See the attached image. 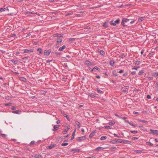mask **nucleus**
I'll list each match as a JSON object with an SVG mask.
<instances>
[{
  "label": "nucleus",
  "instance_id": "1",
  "mask_svg": "<svg viewBox=\"0 0 158 158\" xmlns=\"http://www.w3.org/2000/svg\"><path fill=\"white\" fill-rule=\"evenodd\" d=\"M130 20V19L126 18H123L122 19L121 22V24L124 27H125L127 25L125 24V22L127 23Z\"/></svg>",
  "mask_w": 158,
  "mask_h": 158
},
{
  "label": "nucleus",
  "instance_id": "2",
  "mask_svg": "<svg viewBox=\"0 0 158 158\" xmlns=\"http://www.w3.org/2000/svg\"><path fill=\"white\" fill-rule=\"evenodd\" d=\"M120 22L119 19H118L116 21H115L114 22H113V21H110V24L112 26H115L116 25V24H118Z\"/></svg>",
  "mask_w": 158,
  "mask_h": 158
},
{
  "label": "nucleus",
  "instance_id": "3",
  "mask_svg": "<svg viewBox=\"0 0 158 158\" xmlns=\"http://www.w3.org/2000/svg\"><path fill=\"white\" fill-rule=\"evenodd\" d=\"M111 142L113 144L122 143L121 139H113L111 141Z\"/></svg>",
  "mask_w": 158,
  "mask_h": 158
},
{
  "label": "nucleus",
  "instance_id": "4",
  "mask_svg": "<svg viewBox=\"0 0 158 158\" xmlns=\"http://www.w3.org/2000/svg\"><path fill=\"white\" fill-rule=\"evenodd\" d=\"M86 139V137L85 136H82L78 137L77 140L79 142H81L84 141Z\"/></svg>",
  "mask_w": 158,
  "mask_h": 158
},
{
  "label": "nucleus",
  "instance_id": "5",
  "mask_svg": "<svg viewBox=\"0 0 158 158\" xmlns=\"http://www.w3.org/2000/svg\"><path fill=\"white\" fill-rule=\"evenodd\" d=\"M51 52V49H49L48 50H45L44 51V53L46 56H48L50 54Z\"/></svg>",
  "mask_w": 158,
  "mask_h": 158
},
{
  "label": "nucleus",
  "instance_id": "6",
  "mask_svg": "<svg viewBox=\"0 0 158 158\" xmlns=\"http://www.w3.org/2000/svg\"><path fill=\"white\" fill-rule=\"evenodd\" d=\"M150 131L151 132V133L152 134L154 135H158V131L156 130H153L152 129L150 130Z\"/></svg>",
  "mask_w": 158,
  "mask_h": 158
},
{
  "label": "nucleus",
  "instance_id": "7",
  "mask_svg": "<svg viewBox=\"0 0 158 158\" xmlns=\"http://www.w3.org/2000/svg\"><path fill=\"white\" fill-rule=\"evenodd\" d=\"M56 145V144H52L50 145L47 146L46 147V148L47 149H52V148H53Z\"/></svg>",
  "mask_w": 158,
  "mask_h": 158
},
{
  "label": "nucleus",
  "instance_id": "8",
  "mask_svg": "<svg viewBox=\"0 0 158 158\" xmlns=\"http://www.w3.org/2000/svg\"><path fill=\"white\" fill-rule=\"evenodd\" d=\"M33 52V49H30L28 50L27 49H25L24 50V53H27L28 52Z\"/></svg>",
  "mask_w": 158,
  "mask_h": 158
},
{
  "label": "nucleus",
  "instance_id": "9",
  "mask_svg": "<svg viewBox=\"0 0 158 158\" xmlns=\"http://www.w3.org/2000/svg\"><path fill=\"white\" fill-rule=\"evenodd\" d=\"M121 142H122V143H123L127 144H130V142L129 141L126 140H123L122 139H121Z\"/></svg>",
  "mask_w": 158,
  "mask_h": 158
},
{
  "label": "nucleus",
  "instance_id": "10",
  "mask_svg": "<svg viewBox=\"0 0 158 158\" xmlns=\"http://www.w3.org/2000/svg\"><path fill=\"white\" fill-rule=\"evenodd\" d=\"M59 125H55L54 126V127H53V129L52 130V131H56L57 130H58L59 129Z\"/></svg>",
  "mask_w": 158,
  "mask_h": 158
},
{
  "label": "nucleus",
  "instance_id": "11",
  "mask_svg": "<svg viewBox=\"0 0 158 158\" xmlns=\"http://www.w3.org/2000/svg\"><path fill=\"white\" fill-rule=\"evenodd\" d=\"M80 151V149H76L75 148L72 149L70 150V151L71 152H73V153H75L76 152H78Z\"/></svg>",
  "mask_w": 158,
  "mask_h": 158
},
{
  "label": "nucleus",
  "instance_id": "12",
  "mask_svg": "<svg viewBox=\"0 0 158 158\" xmlns=\"http://www.w3.org/2000/svg\"><path fill=\"white\" fill-rule=\"evenodd\" d=\"M66 48V46L65 45H63L62 47H60L58 50L59 51H62L64 50V49H65Z\"/></svg>",
  "mask_w": 158,
  "mask_h": 158
},
{
  "label": "nucleus",
  "instance_id": "13",
  "mask_svg": "<svg viewBox=\"0 0 158 158\" xmlns=\"http://www.w3.org/2000/svg\"><path fill=\"white\" fill-rule=\"evenodd\" d=\"M98 52L101 55H102L103 56H104L105 55V52L103 50H98Z\"/></svg>",
  "mask_w": 158,
  "mask_h": 158
},
{
  "label": "nucleus",
  "instance_id": "14",
  "mask_svg": "<svg viewBox=\"0 0 158 158\" xmlns=\"http://www.w3.org/2000/svg\"><path fill=\"white\" fill-rule=\"evenodd\" d=\"M85 64L88 66H90L92 65L91 62L88 60H86L85 61Z\"/></svg>",
  "mask_w": 158,
  "mask_h": 158
},
{
  "label": "nucleus",
  "instance_id": "15",
  "mask_svg": "<svg viewBox=\"0 0 158 158\" xmlns=\"http://www.w3.org/2000/svg\"><path fill=\"white\" fill-rule=\"evenodd\" d=\"M108 23L107 22H106L104 23H103V24L102 25V26L104 27L107 28L108 27Z\"/></svg>",
  "mask_w": 158,
  "mask_h": 158
},
{
  "label": "nucleus",
  "instance_id": "16",
  "mask_svg": "<svg viewBox=\"0 0 158 158\" xmlns=\"http://www.w3.org/2000/svg\"><path fill=\"white\" fill-rule=\"evenodd\" d=\"M104 149V148L102 147H98L95 148L96 151H102Z\"/></svg>",
  "mask_w": 158,
  "mask_h": 158
},
{
  "label": "nucleus",
  "instance_id": "17",
  "mask_svg": "<svg viewBox=\"0 0 158 158\" xmlns=\"http://www.w3.org/2000/svg\"><path fill=\"white\" fill-rule=\"evenodd\" d=\"M37 51L39 52V54H42L43 53L42 52V49L41 48H39L37 49Z\"/></svg>",
  "mask_w": 158,
  "mask_h": 158
},
{
  "label": "nucleus",
  "instance_id": "18",
  "mask_svg": "<svg viewBox=\"0 0 158 158\" xmlns=\"http://www.w3.org/2000/svg\"><path fill=\"white\" fill-rule=\"evenodd\" d=\"M76 130H75L72 134V137L71 139V140H73L74 138V136L75 134Z\"/></svg>",
  "mask_w": 158,
  "mask_h": 158
},
{
  "label": "nucleus",
  "instance_id": "19",
  "mask_svg": "<svg viewBox=\"0 0 158 158\" xmlns=\"http://www.w3.org/2000/svg\"><path fill=\"white\" fill-rule=\"evenodd\" d=\"M134 152L138 153H141L143 152V151L141 150H135Z\"/></svg>",
  "mask_w": 158,
  "mask_h": 158
},
{
  "label": "nucleus",
  "instance_id": "20",
  "mask_svg": "<svg viewBox=\"0 0 158 158\" xmlns=\"http://www.w3.org/2000/svg\"><path fill=\"white\" fill-rule=\"evenodd\" d=\"M42 156L40 155H35L34 156L35 158H41Z\"/></svg>",
  "mask_w": 158,
  "mask_h": 158
},
{
  "label": "nucleus",
  "instance_id": "21",
  "mask_svg": "<svg viewBox=\"0 0 158 158\" xmlns=\"http://www.w3.org/2000/svg\"><path fill=\"white\" fill-rule=\"evenodd\" d=\"M145 18V17H139L138 19V21L139 22H141L142 21L144 20Z\"/></svg>",
  "mask_w": 158,
  "mask_h": 158
},
{
  "label": "nucleus",
  "instance_id": "22",
  "mask_svg": "<svg viewBox=\"0 0 158 158\" xmlns=\"http://www.w3.org/2000/svg\"><path fill=\"white\" fill-rule=\"evenodd\" d=\"M63 36V35H62L60 34H55L54 35V37H62Z\"/></svg>",
  "mask_w": 158,
  "mask_h": 158
},
{
  "label": "nucleus",
  "instance_id": "23",
  "mask_svg": "<svg viewBox=\"0 0 158 158\" xmlns=\"http://www.w3.org/2000/svg\"><path fill=\"white\" fill-rule=\"evenodd\" d=\"M20 111L19 110H16L15 111H12V113H13L16 114H19L20 113Z\"/></svg>",
  "mask_w": 158,
  "mask_h": 158
},
{
  "label": "nucleus",
  "instance_id": "24",
  "mask_svg": "<svg viewBox=\"0 0 158 158\" xmlns=\"http://www.w3.org/2000/svg\"><path fill=\"white\" fill-rule=\"evenodd\" d=\"M114 62L113 60H111L110 61V65L113 66H114Z\"/></svg>",
  "mask_w": 158,
  "mask_h": 158
},
{
  "label": "nucleus",
  "instance_id": "25",
  "mask_svg": "<svg viewBox=\"0 0 158 158\" xmlns=\"http://www.w3.org/2000/svg\"><path fill=\"white\" fill-rule=\"evenodd\" d=\"M63 116L66 118L67 119V120H68L69 121L70 120V118H69V116L68 115H67L66 114H63Z\"/></svg>",
  "mask_w": 158,
  "mask_h": 158
},
{
  "label": "nucleus",
  "instance_id": "26",
  "mask_svg": "<svg viewBox=\"0 0 158 158\" xmlns=\"http://www.w3.org/2000/svg\"><path fill=\"white\" fill-rule=\"evenodd\" d=\"M144 72V70H141L139 72L138 74L139 75H141Z\"/></svg>",
  "mask_w": 158,
  "mask_h": 158
},
{
  "label": "nucleus",
  "instance_id": "27",
  "mask_svg": "<svg viewBox=\"0 0 158 158\" xmlns=\"http://www.w3.org/2000/svg\"><path fill=\"white\" fill-rule=\"evenodd\" d=\"M140 63V61L139 60H136L135 62V64L136 65H139Z\"/></svg>",
  "mask_w": 158,
  "mask_h": 158
},
{
  "label": "nucleus",
  "instance_id": "28",
  "mask_svg": "<svg viewBox=\"0 0 158 158\" xmlns=\"http://www.w3.org/2000/svg\"><path fill=\"white\" fill-rule=\"evenodd\" d=\"M106 136H102L101 137L100 139L101 140H104L106 139Z\"/></svg>",
  "mask_w": 158,
  "mask_h": 158
},
{
  "label": "nucleus",
  "instance_id": "29",
  "mask_svg": "<svg viewBox=\"0 0 158 158\" xmlns=\"http://www.w3.org/2000/svg\"><path fill=\"white\" fill-rule=\"evenodd\" d=\"M139 121L141 122H143L145 123H148V121L144 120H142L140 119L139 120Z\"/></svg>",
  "mask_w": 158,
  "mask_h": 158
},
{
  "label": "nucleus",
  "instance_id": "30",
  "mask_svg": "<svg viewBox=\"0 0 158 158\" xmlns=\"http://www.w3.org/2000/svg\"><path fill=\"white\" fill-rule=\"evenodd\" d=\"M62 41V40L61 38H59L57 40V42L58 43H61Z\"/></svg>",
  "mask_w": 158,
  "mask_h": 158
},
{
  "label": "nucleus",
  "instance_id": "31",
  "mask_svg": "<svg viewBox=\"0 0 158 158\" xmlns=\"http://www.w3.org/2000/svg\"><path fill=\"white\" fill-rule=\"evenodd\" d=\"M76 123L77 125L78 128H79L80 127V123L79 122H78V121H77L76 122Z\"/></svg>",
  "mask_w": 158,
  "mask_h": 158
},
{
  "label": "nucleus",
  "instance_id": "32",
  "mask_svg": "<svg viewBox=\"0 0 158 158\" xmlns=\"http://www.w3.org/2000/svg\"><path fill=\"white\" fill-rule=\"evenodd\" d=\"M152 76L157 77L158 76V72L155 73H153Z\"/></svg>",
  "mask_w": 158,
  "mask_h": 158
},
{
  "label": "nucleus",
  "instance_id": "33",
  "mask_svg": "<svg viewBox=\"0 0 158 158\" xmlns=\"http://www.w3.org/2000/svg\"><path fill=\"white\" fill-rule=\"evenodd\" d=\"M95 132H92L89 135V136L91 138L92 137L94 134Z\"/></svg>",
  "mask_w": 158,
  "mask_h": 158
},
{
  "label": "nucleus",
  "instance_id": "34",
  "mask_svg": "<svg viewBox=\"0 0 158 158\" xmlns=\"http://www.w3.org/2000/svg\"><path fill=\"white\" fill-rule=\"evenodd\" d=\"M68 144V143H62L61 145L62 146H65L67 145Z\"/></svg>",
  "mask_w": 158,
  "mask_h": 158
},
{
  "label": "nucleus",
  "instance_id": "35",
  "mask_svg": "<svg viewBox=\"0 0 158 158\" xmlns=\"http://www.w3.org/2000/svg\"><path fill=\"white\" fill-rule=\"evenodd\" d=\"M0 135L1 136L3 137V138H5L6 137V136H7V135H6V134H0Z\"/></svg>",
  "mask_w": 158,
  "mask_h": 158
},
{
  "label": "nucleus",
  "instance_id": "36",
  "mask_svg": "<svg viewBox=\"0 0 158 158\" xmlns=\"http://www.w3.org/2000/svg\"><path fill=\"white\" fill-rule=\"evenodd\" d=\"M146 143L147 144L151 146H152L153 145V144L152 143L149 142H146Z\"/></svg>",
  "mask_w": 158,
  "mask_h": 158
},
{
  "label": "nucleus",
  "instance_id": "37",
  "mask_svg": "<svg viewBox=\"0 0 158 158\" xmlns=\"http://www.w3.org/2000/svg\"><path fill=\"white\" fill-rule=\"evenodd\" d=\"M115 123L113 122H110L109 123V125L112 126L115 124Z\"/></svg>",
  "mask_w": 158,
  "mask_h": 158
},
{
  "label": "nucleus",
  "instance_id": "38",
  "mask_svg": "<svg viewBox=\"0 0 158 158\" xmlns=\"http://www.w3.org/2000/svg\"><path fill=\"white\" fill-rule=\"evenodd\" d=\"M112 74L114 75L115 76H117L118 74L116 73V71H114L112 72Z\"/></svg>",
  "mask_w": 158,
  "mask_h": 158
},
{
  "label": "nucleus",
  "instance_id": "39",
  "mask_svg": "<svg viewBox=\"0 0 158 158\" xmlns=\"http://www.w3.org/2000/svg\"><path fill=\"white\" fill-rule=\"evenodd\" d=\"M5 10V8H0V11L2 12Z\"/></svg>",
  "mask_w": 158,
  "mask_h": 158
},
{
  "label": "nucleus",
  "instance_id": "40",
  "mask_svg": "<svg viewBox=\"0 0 158 158\" xmlns=\"http://www.w3.org/2000/svg\"><path fill=\"white\" fill-rule=\"evenodd\" d=\"M11 61L15 64H17L16 61L14 60H13V59L12 60H11Z\"/></svg>",
  "mask_w": 158,
  "mask_h": 158
},
{
  "label": "nucleus",
  "instance_id": "41",
  "mask_svg": "<svg viewBox=\"0 0 158 158\" xmlns=\"http://www.w3.org/2000/svg\"><path fill=\"white\" fill-rule=\"evenodd\" d=\"M139 68H140V67H134L132 69V70L134 69V70H137Z\"/></svg>",
  "mask_w": 158,
  "mask_h": 158
},
{
  "label": "nucleus",
  "instance_id": "42",
  "mask_svg": "<svg viewBox=\"0 0 158 158\" xmlns=\"http://www.w3.org/2000/svg\"><path fill=\"white\" fill-rule=\"evenodd\" d=\"M116 148L115 147H112L110 148V150L111 151H114L116 150Z\"/></svg>",
  "mask_w": 158,
  "mask_h": 158
},
{
  "label": "nucleus",
  "instance_id": "43",
  "mask_svg": "<svg viewBox=\"0 0 158 158\" xmlns=\"http://www.w3.org/2000/svg\"><path fill=\"white\" fill-rule=\"evenodd\" d=\"M94 69H96V70H98L99 71H100V69L97 66L94 67Z\"/></svg>",
  "mask_w": 158,
  "mask_h": 158
},
{
  "label": "nucleus",
  "instance_id": "44",
  "mask_svg": "<svg viewBox=\"0 0 158 158\" xmlns=\"http://www.w3.org/2000/svg\"><path fill=\"white\" fill-rule=\"evenodd\" d=\"M130 132L133 134H136L137 133V131H131Z\"/></svg>",
  "mask_w": 158,
  "mask_h": 158
},
{
  "label": "nucleus",
  "instance_id": "45",
  "mask_svg": "<svg viewBox=\"0 0 158 158\" xmlns=\"http://www.w3.org/2000/svg\"><path fill=\"white\" fill-rule=\"evenodd\" d=\"M128 123L130 125L132 126L133 127H135V124H133V123L130 122H128Z\"/></svg>",
  "mask_w": 158,
  "mask_h": 158
},
{
  "label": "nucleus",
  "instance_id": "46",
  "mask_svg": "<svg viewBox=\"0 0 158 158\" xmlns=\"http://www.w3.org/2000/svg\"><path fill=\"white\" fill-rule=\"evenodd\" d=\"M97 92L98 93H100V94H102V93H103V92L102 91H101L98 89H97Z\"/></svg>",
  "mask_w": 158,
  "mask_h": 158
},
{
  "label": "nucleus",
  "instance_id": "47",
  "mask_svg": "<svg viewBox=\"0 0 158 158\" xmlns=\"http://www.w3.org/2000/svg\"><path fill=\"white\" fill-rule=\"evenodd\" d=\"M75 40V38H70L69 39V41L71 43H72V41Z\"/></svg>",
  "mask_w": 158,
  "mask_h": 158
},
{
  "label": "nucleus",
  "instance_id": "48",
  "mask_svg": "<svg viewBox=\"0 0 158 158\" xmlns=\"http://www.w3.org/2000/svg\"><path fill=\"white\" fill-rule=\"evenodd\" d=\"M20 79L22 81H25L26 80V79L23 77H20Z\"/></svg>",
  "mask_w": 158,
  "mask_h": 158
},
{
  "label": "nucleus",
  "instance_id": "49",
  "mask_svg": "<svg viewBox=\"0 0 158 158\" xmlns=\"http://www.w3.org/2000/svg\"><path fill=\"white\" fill-rule=\"evenodd\" d=\"M55 53L57 55V56H59V55H60L61 54L60 53V52H55Z\"/></svg>",
  "mask_w": 158,
  "mask_h": 158
},
{
  "label": "nucleus",
  "instance_id": "50",
  "mask_svg": "<svg viewBox=\"0 0 158 158\" xmlns=\"http://www.w3.org/2000/svg\"><path fill=\"white\" fill-rule=\"evenodd\" d=\"M35 143V141H32L31 142L30 145H31Z\"/></svg>",
  "mask_w": 158,
  "mask_h": 158
},
{
  "label": "nucleus",
  "instance_id": "51",
  "mask_svg": "<svg viewBox=\"0 0 158 158\" xmlns=\"http://www.w3.org/2000/svg\"><path fill=\"white\" fill-rule=\"evenodd\" d=\"M105 128L106 129H111V127L109 126H106L105 127Z\"/></svg>",
  "mask_w": 158,
  "mask_h": 158
},
{
  "label": "nucleus",
  "instance_id": "52",
  "mask_svg": "<svg viewBox=\"0 0 158 158\" xmlns=\"http://www.w3.org/2000/svg\"><path fill=\"white\" fill-rule=\"evenodd\" d=\"M125 56V55H121L119 57L120 58H123V57H124Z\"/></svg>",
  "mask_w": 158,
  "mask_h": 158
},
{
  "label": "nucleus",
  "instance_id": "53",
  "mask_svg": "<svg viewBox=\"0 0 158 158\" xmlns=\"http://www.w3.org/2000/svg\"><path fill=\"white\" fill-rule=\"evenodd\" d=\"M26 13L28 15L32 14H33L32 12L30 11H27Z\"/></svg>",
  "mask_w": 158,
  "mask_h": 158
},
{
  "label": "nucleus",
  "instance_id": "54",
  "mask_svg": "<svg viewBox=\"0 0 158 158\" xmlns=\"http://www.w3.org/2000/svg\"><path fill=\"white\" fill-rule=\"evenodd\" d=\"M131 74H132V75H135L136 73V72L135 71H133L131 72Z\"/></svg>",
  "mask_w": 158,
  "mask_h": 158
},
{
  "label": "nucleus",
  "instance_id": "55",
  "mask_svg": "<svg viewBox=\"0 0 158 158\" xmlns=\"http://www.w3.org/2000/svg\"><path fill=\"white\" fill-rule=\"evenodd\" d=\"M148 78L150 79V80H152L153 79V77H148Z\"/></svg>",
  "mask_w": 158,
  "mask_h": 158
},
{
  "label": "nucleus",
  "instance_id": "56",
  "mask_svg": "<svg viewBox=\"0 0 158 158\" xmlns=\"http://www.w3.org/2000/svg\"><path fill=\"white\" fill-rule=\"evenodd\" d=\"M138 139V138L137 137H133L132 138V140H135L136 139Z\"/></svg>",
  "mask_w": 158,
  "mask_h": 158
},
{
  "label": "nucleus",
  "instance_id": "57",
  "mask_svg": "<svg viewBox=\"0 0 158 158\" xmlns=\"http://www.w3.org/2000/svg\"><path fill=\"white\" fill-rule=\"evenodd\" d=\"M147 98L148 99H151V96L149 95H147Z\"/></svg>",
  "mask_w": 158,
  "mask_h": 158
},
{
  "label": "nucleus",
  "instance_id": "58",
  "mask_svg": "<svg viewBox=\"0 0 158 158\" xmlns=\"http://www.w3.org/2000/svg\"><path fill=\"white\" fill-rule=\"evenodd\" d=\"M16 35V34H11L10 35L11 37H14Z\"/></svg>",
  "mask_w": 158,
  "mask_h": 158
},
{
  "label": "nucleus",
  "instance_id": "59",
  "mask_svg": "<svg viewBox=\"0 0 158 158\" xmlns=\"http://www.w3.org/2000/svg\"><path fill=\"white\" fill-rule=\"evenodd\" d=\"M128 74V73L127 72L125 73H124L123 75V76H127Z\"/></svg>",
  "mask_w": 158,
  "mask_h": 158
},
{
  "label": "nucleus",
  "instance_id": "60",
  "mask_svg": "<svg viewBox=\"0 0 158 158\" xmlns=\"http://www.w3.org/2000/svg\"><path fill=\"white\" fill-rule=\"evenodd\" d=\"M69 129V128H68L67 129H65V131L64 132V133H65L67 131H68Z\"/></svg>",
  "mask_w": 158,
  "mask_h": 158
},
{
  "label": "nucleus",
  "instance_id": "61",
  "mask_svg": "<svg viewBox=\"0 0 158 158\" xmlns=\"http://www.w3.org/2000/svg\"><path fill=\"white\" fill-rule=\"evenodd\" d=\"M123 70H121L119 71L118 73H123Z\"/></svg>",
  "mask_w": 158,
  "mask_h": 158
},
{
  "label": "nucleus",
  "instance_id": "62",
  "mask_svg": "<svg viewBox=\"0 0 158 158\" xmlns=\"http://www.w3.org/2000/svg\"><path fill=\"white\" fill-rule=\"evenodd\" d=\"M114 136H115V137H120L119 136H118V135H117L115 133H114Z\"/></svg>",
  "mask_w": 158,
  "mask_h": 158
},
{
  "label": "nucleus",
  "instance_id": "63",
  "mask_svg": "<svg viewBox=\"0 0 158 158\" xmlns=\"http://www.w3.org/2000/svg\"><path fill=\"white\" fill-rule=\"evenodd\" d=\"M135 22V20H132V21H131L130 22V23L131 24H133V23H134Z\"/></svg>",
  "mask_w": 158,
  "mask_h": 158
},
{
  "label": "nucleus",
  "instance_id": "64",
  "mask_svg": "<svg viewBox=\"0 0 158 158\" xmlns=\"http://www.w3.org/2000/svg\"><path fill=\"white\" fill-rule=\"evenodd\" d=\"M31 35V34L30 33H28L27 34V36H26V37H29Z\"/></svg>",
  "mask_w": 158,
  "mask_h": 158
}]
</instances>
